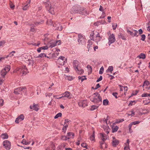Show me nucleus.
<instances>
[{
    "label": "nucleus",
    "mask_w": 150,
    "mask_h": 150,
    "mask_svg": "<svg viewBox=\"0 0 150 150\" xmlns=\"http://www.w3.org/2000/svg\"><path fill=\"white\" fill-rule=\"evenodd\" d=\"M90 98L91 101L98 103V105L101 103L102 99L99 94L97 93H93L90 96Z\"/></svg>",
    "instance_id": "obj_1"
},
{
    "label": "nucleus",
    "mask_w": 150,
    "mask_h": 150,
    "mask_svg": "<svg viewBox=\"0 0 150 150\" xmlns=\"http://www.w3.org/2000/svg\"><path fill=\"white\" fill-rule=\"evenodd\" d=\"M14 72H17L18 74L22 75H25L29 72L25 66H23L19 68H17L14 71Z\"/></svg>",
    "instance_id": "obj_2"
},
{
    "label": "nucleus",
    "mask_w": 150,
    "mask_h": 150,
    "mask_svg": "<svg viewBox=\"0 0 150 150\" xmlns=\"http://www.w3.org/2000/svg\"><path fill=\"white\" fill-rule=\"evenodd\" d=\"M90 37L93 39L94 40H95L96 42L100 41L102 39V38L100 36L99 34L96 31L93 32L92 34L91 33L90 35Z\"/></svg>",
    "instance_id": "obj_3"
},
{
    "label": "nucleus",
    "mask_w": 150,
    "mask_h": 150,
    "mask_svg": "<svg viewBox=\"0 0 150 150\" xmlns=\"http://www.w3.org/2000/svg\"><path fill=\"white\" fill-rule=\"evenodd\" d=\"M45 5L47 9L50 13L52 14H54V8L52 6L49 0H47V1L45 2Z\"/></svg>",
    "instance_id": "obj_4"
},
{
    "label": "nucleus",
    "mask_w": 150,
    "mask_h": 150,
    "mask_svg": "<svg viewBox=\"0 0 150 150\" xmlns=\"http://www.w3.org/2000/svg\"><path fill=\"white\" fill-rule=\"evenodd\" d=\"M11 69V67L9 65L6 66L1 72V75L3 78H4L5 75Z\"/></svg>",
    "instance_id": "obj_5"
},
{
    "label": "nucleus",
    "mask_w": 150,
    "mask_h": 150,
    "mask_svg": "<svg viewBox=\"0 0 150 150\" xmlns=\"http://www.w3.org/2000/svg\"><path fill=\"white\" fill-rule=\"evenodd\" d=\"M107 119H104L102 121V122H103L104 124H105L106 125H103V127L104 131L107 134H108L109 133L110 129L107 125Z\"/></svg>",
    "instance_id": "obj_6"
},
{
    "label": "nucleus",
    "mask_w": 150,
    "mask_h": 150,
    "mask_svg": "<svg viewBox=\"0 0 150 150\" xmlns=\"http://www.w3.org/2000/svg\"><path fill=\"white\" fill-rule=\"evenodd\" d=\"M66 59L65 57L60 56L57 60V65L59 64L61 65H64L66 61Z\"/></svg>",
    "instance_id": "obj_7"
},
{
    "label": "nucleus",
    "mask_w": 150,
    "mask_h": 150,
    "mask_svg": "<svg viewBox=\"0 0 150 150\" xmlns=\"http://www.w3.org/2000/svg\"><path fill=\"white\" fill-rule=\"evenodd\" d=\"M78 42L80 44L84 45L85 43V39L83 36L79 34L78 35Z\"/></svg>",
    "instance_id": "obj_8"
},
{
    "label": "nucleus",
    "mask_w": 150,
    "mask_h": 150,
    "mask_svg": "<svg viewBox=\"0 0 150 150\" xmlns=\"http://www.w3.org/2000/svg\"><path fill=\"white\" fill-rule=\"evenodd\" d=\"M73 12L74 13H79L83 15H87L88 14V12L86 11H84V9L83 8H81L80 10H74Z\"/></svg>",
    "instance_id": "obj_9"
},
{
    "label": "nucleus",
    "mask_w": 150,
    "mask_h": 150,
    "mask_svg": "<svg viewBox=\"0 0 150 150\" xmlns=\"http://www.w3.org/2000/svg\"><path fill=\"white\" fill-rule=\"evenodd\" d=\"M3 145L7 150H9L11 148V142L7 140L4 141L3 142Z\"/></svg>",
    "instance_id": "obj_10"
},
{
    "label": "nucleus",
    "mask_w": 150,
    "mask_h": 150,
    "mask_svg": "<svg viewBox=\"0 0 150 150\" xmlns=\"http://www.w3.org/2000/svg\"><path fill=\"white\" fill-rule=\"evenodd\" d=\"M143 90L147 91L150 88V84L148 81H145L144 82L143 85Z\"/></svg>",
    "instance_id": "obj_11"
},
{
    "label": "nucleus",
    "mask_w": 150,
    "mask_h": 150,
    "mask_svg": "<svg viewBox=\"0 0 150 150\" xmlns=\"http://www.w3.org/2000/svg\"><path fill=\"white\" fill-rule=\"evenodd\" d=\"M108 40H109V45H110V44H112L114 42L115 40V35L112 34L111 35H110L108 38Z\"/></svg>",
    "instance_id": "obj_12"
},
{
    "label": "nucleus",
    "mask_w": 150,
    "mask_h": 150,
    "mask_svg": "<svg viewBox=\"0 0 150 150\" xmlns=\"http://www.w3.org/2000/svg\"><path fill=\"white\" fill-rule=\"evenodd\" d=\"M25 87L22 88L21 87L17 88L15 89L14 93L16 94H21L22 91L23 90H25Z\"/></svg>",
    "instance_id": "obj_13"
},
{
    "label": "nucleus",
    "mask_w": 150,
    "mask_h": 150,
    "mask_svg": "<svg viewBox=\"0 0 150 150\" xmlns=\"http://www.w3.org/2000/svg\"><path fill=\"white\" fill-rule=\"evenodd\" d=\"M112 145L113 146L115 147L118 144L119 142L118 140L116 139L114 137H112Z\"/></svg>",
    "instance_id": "obj_14"
},
{
    "label": "nucleus",
    "mask_w": 150,
    "mask_h": 150,
    "mask_svg": "<svg viewBox=\"0 0 150 150\" xmlns=\"http://www.w3.org/2000/svg\"><path fill=\"white\" fill-rule=\"evenodd\" d=\"M24 118V116L23 114H21L16 119L15 122L17 123H18L20 122L23 120Z\"/></svg>",
    "instance_id": "obj_15"
},
{
    "label": "nucleus",
    "mask_w": 150,
    "mask_h": 150,
    "mask_svg": "<svg viewBox=\"0 0 150 150\" xmlns=\"http://www.w3.org/2000/svg\"><path fill=\"white\" fill-rule=\"evenodd\" d=\"M100 136L101 139L103 142L105 141L108 137V135L103 133H100Z\"/></svg>",
    "instance_id": "obj_16"
},
{
    "label": "nucleus",
    "mask_w": 150,
    "mask_h": 150,
    "mask_svg": "<svg viewBox=\"0 0 150 150\" xmlns=\"http://www.w3.org/2000/svg\"><path fill=\"white\" fill-rule=\"evenodd\" d=\"M30 0H29L28 1L27 3L25 4L23 6L22 9L24 10H26L29 7V4L30 2Z\"/></svg>",
    "instance_id": "obj_17"
},
{
    "label": "nucleus",
    "mask_w": 150,
    "mask_h": 150,
    "mask_svg": "<svg viewBox=\"0 0 150 150\" xmlns=\"http://www.w3.org/2000/svg\"><path fill=\"white\" fill-rule=\"evenodd\" d=\"M30 108L33 109L36 111H37L39 109L38 106L37 105L33 104V105H31L30 106Z\"/></svg>",
    "instance_id": "obj_18"
},
{
    "label": "nucleus",
    "mask_w": 150,
    "mask_h": 150,
    "mask_svg": "<svg viewBox=\"0 0 150 150\" xmlns=\"http://www.w3.org/2000/svg\"><path fill=\"white\" fill-rule=\"evenodd\" d=\"M129 139H127V142L125 144V146L124 147V150H130V149L129 148Z\"/></svg>",
    "instance_id": "obj_19"
},
{
    "label": "nucleus",
    "mask_w": 150,
    "mask_h": 150,
    "mask_svg": "<svg viewBox=\"0 0 150 150\" xmlns=\"http://www.w3.org/2000/svg\"><path fill=\"white\" fill-rule=\"evenodd\" d=\"M62 98L64 97H67L68 98H70V93L68 91L65 92L64 93L62 94Z\"/></svg>",
    "instance_id": "obj_20"
},
{
    "label": "nucleus",
    "mask_w": 150,
    "mask_h": 150,
    "mask_svg": "<svg viewBox=\"0 0 150 150\" xmlns=\"http://www.w3.org/2000/svg\"><path fill=\"white\" fill-rule=\"evenodd\" d=\"M79 63V62L76 60H75L73 62V66L75 70H76V69L79 67H78Z\"/></svg>",
    "instance_id": "obj_21"
},
{
    "label": "nucleus",
    "mask_w": 150,
    "mask_h": 150,
    "mask_svg": "<svg viewBox=\"0 0 150 150\" xmlns=\"http://www.w3.org/2000/svg\"><path fill=\"white\" fill-rule=\"evenodd\" d=\"M75 70L78 73L81 74H82L84 72L83 70L79 67L76 69V70Z\"/></svg>",
    "instance_id": "obj_22"
},
{
    "label": "nucleus",
    "mask_w": 150,
    "mask_h": 150,
    "mask_svg": "<svg viewBox=\"0 0 150 150\" xmlns=\"http://www.w3.org/2000/svg\"><path fill=\"white\" fill-rule=\"evenodd\" d=\"M119 128L117 126H115L112 127V132H115L117 131Z\"/></svg>",
    "instance_id": "obj_23"
},
{
    "label": "nucleus",
    "mask_w": 150,
    "mask_h": 150,
    "mask_svg": "<svg viewBox=\"0 0 150 150\" xmlns=\"http://www.w3.org/2000/svg\"><path fill=\"white\" fill-rule=\"evenodd\" d=\"M74 134L72 132H69L67 133V136L68 139H69L70 138H73Z\"/></svg>",
    "instance_id": "obj_24"
},
{
    "label": "nucleus",
    "mask_w": 150,
    "mask_h": 150,
    "mask_svg": "<svg viewBox=\"0 0 150 150\" xmlns=\"http://www.w3.org/2000/svg\"><path fill=\"white\" fill-rule=\"evenodd\" d=\"M1 137L3 139H7L8 137V134L6 133L3 134L1 135Z\"/></svg>",
    "instance_id": "obj_25"
},
{
    "label": "nucleus",
    "mask_w": 150,
    "mask_h": 150,
    "mask_svg": "<svg viewBox=\"0 0 150 150\" xmlns=\"http://www.w3.org/2000/svg\"><path fill=\"white\" fill-rule=\"evenodd\" d=\"M113 68L112 66H109L108 69L106 70V72L108 73V72H110L112 73V71L113 70Z\"/></svg>",
    "instance_id": "obj_26"
},
{
    "label": "nucleus",
    "mask_w": 150,
    "mask_h": 150,
    "mask_svg": "<svg viewBox=\"0 0 150 150\" xmlns=\"http://www.w3.org/2000/svg\"><path fill=\"white\" fill-rule=\"evenodd\" d=\"M100 147L102 149H103L104 148H106L107 147V145L105 143L103 142L100 144Z\"/></svg>",
    "instance_id": "obj_27"
},
{
    "label": "nucleus",
    "mask_w": 150,
    "mask_h": 150,
    "mask_svg": "<svg viewBox=\"0 0 150 150\" xmlns=\"http://www.w3.org/2000/svg\"><path fill=\"white\" fill-rule=\"evenodd\" d=\"M28 61L29 62V64L30 65H33L34 63L33 59L32 58H31L30 59L29 58L28 60Z\"/></svg>",
    "instance_id": "obj_28"
},
{
    "label": "nucleus",
    "mask_w": 150,
    "mask_h": 150,
    "mask_svg": "<svg viewBox=\"0 0 150 150\" xmlns=\"http://www.w3.org/2000/svg\"><path fill=\"white\" fill-rule=\"evenodd\" d=\"M86 102V101H83L82 102H79V104L80 106L81 105L82 107H84L87 105L86 103H85Z\"/></svg>",
    "instance_id": "obj_29"
},
{
    "label": "nucleus",
    "mask_w": 150,
    "mask_h": 150,
    "mask_svg": "<svg viewBox=\"0 0 150 150\" xmlns=\"http://www.w3.org/2000/svg\"><path fill=\"white\" fill-rule=\"evenodd\" d=\"M60 51V50L59 49H57L56 50V51L54 53V55L55 57H57L58 56L59 54V52Z\"/></svg>",
    "instance_id": "obj_30"
},
{
    "label": "nucleus",
    "mask_w": 150,
    "mask_h": 150,
    "mask_svg": "<svg viewBox=\"0 0 150 150\" xmlns=\"http://www.w3.org/2000/svg\"><path fill=\"white\" fill-rule=\"evenodd\" d=\"M46 57V56L45 54L44 53H41V54H39L36 57V58L42 57Z\"/></svg>",
    "instance_id": "obj_31"
},
{
    "label": "nucleus",
    "mask_w": 150,
    "mask_h": 150,
    "mask_svg": "<svg viewBox=\"0 0 150 150\" xmlns=\"http://www.w3.org/2000/svg\"><path fill=\"white\" fill-rule=\"evenodd\" d=\"M61 95H54L53 97L57 99L62 98L63 99H64L62 98V96H61Z\"/></svg>",
    "instance_id": "obj_32"
},
{
    "label": "nucleus",
    "mask_w": 150,
    "mask_h": 150,
    "mask_svg": "<svg viewBox=\"0 0 150 150\" xmlns=\"http://www.w3.org/2000/svg\"><path fill=\"white\" fill-rule=\"evenodd\" d=\"M140 59H144L146 57V56L145 54L141 53L138 57Z\"/></svg>",
    "instance_id": "obj_33"
},
{
    "label": "nucleus",
    "mask_w": 150,
    "mask_h": 150,
    "mask_svg": "<svg viewBox=\"0 0 150 150\" xmlns=\"http://www.w3.org/2000/svg\"><path fill=\"white\" fill-rule=\"evenodd\" d=\"M128 115H129L133 116L134 115V110H132L131 111H129Z\"/></svg>",
    "instance_id": "obj_34"
},
{
    "label": "nucleus",
    "mask_w": 150,
    "mask_h": 150,
    "mask_svg": "<svg viewBox=\"0 0 150 150\" xmlns=\"http://www.w3.org/2000/svg\"><path fill=\"white\" fill-rule=\"evenodd\" d=\"M98 106H96L95 105H92L90 108L91 110H94L95 109H97L98 107Z\"/></svg>",
    "instance_id": "obj_35"
},
{
    "label": "nucleus",
    "mask_w": 150,
    "mask_h": 150,
    "mask_svg": "<svg viewBox=\"0 0 150 150\" xmlns=\"http://www.w3.org/2000/svg\"><path fill=\"white\" fill-rule=\"evenodd\" d=\"M78 78L79 80H81L82 82L86 79V78L84 76H79Z\"/></svg>",
    "instance_id": "obj_36"
},
{
    "label": "nucleus",
    "mask_w": 150,
    "mask_h": 150,
    "mask_svg": "<svg viewBox=\"0 0 150 150\" xmlns=\"http://www.w3.org/2000/svg\"><path fill=\"white\" fill-rule=\"evenodd\" d=\"M109 101L107 99L104 100L103 102V104L104 105H106L108 104Z\"/></svg>",
    "instance_id": "obj_37"
},
{
    "label": "nucleus",
    "mask_w": 150,
    "mask_h": 150,
    "mask_svg": "<svg viewBox=\"0 0 150 150\" xmlns=\"http://www.w3.org/2000/svg\"><path fill=\"white\" fill-rule=\"evenodd\" d=\"M65 78L66 79L70 81L71 80L73 79L72 77L70 76H65Z\"/></svg>",
    "instance_id": "obj_38"
},
{
    "label": "nucleus",
    "mask_w": 150,
    "mask_h": 150,
    "mask_svg": "<svg viewBox=\"0 0 150 150\" xmlns=\"http://www.w3.org/2000/svg\"><path fill=\"white\" fill-rule=\"evenodd\" d=\"M6 42L5 40H2L0 41V47H4Z\"/></svg>",
    "instance_id": "obj_39"
},
{
    "label": "nucleus",
    "mask_w": 150,
    "mask_h": 150,
    "mask_svg": "<svg viewBox=\"0 0 150 150\" xmlns=\"http://www.w3.org/2000/svg\"><path fill=\"white\" fill-rule=\"evenodd\" d=\"M21 143L23 144L27 145L28 144V142H27L26 140L23 139Z\"/></svg>",
    "instance_id": "obj_40"
},
{
    "label": "nucleus",
    "mask_w": 150,
    "mask_h": 150,
    "mask_svg": "<svg viewBox=\"0 0 150 150\" xmlns=\"http://www.w3.org/2000/svg\"><path fill=\"white\" fill-rule=\"evenodd\" d=\"M62 114L61 113L59 112L54 117V118L55 119H56L58 118L59 117H60L62 116Z\"/></svg>",
    "instance_id": "obj_41"
},
{
    "label": "nucleus",
    "mask_w": 150,
    "mask_h": 150,
    "mask_svg": "<svg viewBox=\"0 0 150 150\" xmlns=\"http://www.w3.org/2000/svg\"><path fill=\"white\" fill-rule=\"evenodd\" d=\"M118 37L119 38H122L123 40L125 39V37L121 33L119 34Z\"/></svg>",
    "instance_id": "obj_42"
},
{
    "label": "nucleus",
    "mask_w": 150,
    "mask_h": 150,
    "mask_svg": "<svg viewBox=\"0 0 150 150\" xmlns=\"http://www.w3.org/2000/svg\"><path fill=\"white\" fill-rule=\"evenodd\" d=\"M56 42H52L51 43V45L49 46V47L51 48L56 46Z\"/></svg>",
    "instance_id": "obj_43"
},
{
    "label": "nucleus",
    "mask_w": 150,
    "mask_h": 150,
    "mask_svg": "<svg viewBox=\"0 0 150 150\" xmlns=\"http://www.w3.org/2000/svg\"><path fill=\"white\" fill-rule=\"evenodd\" d=\"M104 70V68L103 67H102L100 69L99 71V74H102L103 73Z\"/></svg>",
    "instance_id": "obj_44"
},
{
    "label": "nucleus",
    "mask_w": 150,
    "mask_h": 150,
    "mask_svg": "<svg viewBox=\"0 0 150 150\" xmlns=\"http://www.w3.org/2000/svg\"><path fill=\"white\" fill-rule=\"evenodd\" d=\"M15 52V51H12L6 57L7 58L8 57H12L13 56Z\"/></svg>",
    "instance_id": "obj_45"
},
{
    "label": "nucleus",
    "mask_w": 150,
    "mask_h": 150,
    "mask_svg": "<svg viewBox=\"0 0 150 150\" xmlns=\"http://www.w3.org/2000/svg\"><path fill=\"white\" fill-rule=\"evenodd\" d=\"M124 121V120L123 119H118L116 121V122L117 123H120Z\"/></svg>",
    "instance_id": "obj_46"
},
{
    "label": "nucleus",
    "mask_w": 150,
    "mask_h": 150,
    "mask_svg": "<svg viewBox=\"0 0 150 150\" xmlns=\"http://www.w3.org/2000/svg\"><path fill=\"white\" fill-rule=\"evenodd\" d=\"M117 23H114L112 25V27L113 30H115L117 27Z\"/></svg>",
    "instance_id": "obj_47"
},
{
    "label": "nucleus",
    "mask_w": 150,
    "mask_h": 150,
    "mask_svg": "<svg viewBox=\"0 0 150 150\" xmlns=\"http://www.w3.org/2000/svg\"><path fill=\"white\" fill-rule=\"evenodd\" d=\"M95 139V136L94 134L90 137V139L91 141H93Z\"/></svg>",
    "instance_id": "obj_48"
},
{
    "label": "nucleus",
    "mask_w": 150,
    "mask_h": 150,
    "mask_svg": "<svg viewBox=\"0 0 150 150\" xmlns=\"http://www.w3.org/2000/svg\"><path fill=\"white\" fill-rule=\"evenodd\" d=\"M61 139L64 140H66L68 139L67 136H62L61 137Z\"/></svg>",
    "instance_id": "obj_49"
},
{
    "label": "nucleus",
    "mask_w": 150,
    "mask_h": 150,
    "mask_svg": "<svg viewBox=\"0 0 150 150\" xmlns=\"http://www.w3.org/2000/svg\"><path fill=\"white\" fill-rule=\"evenodd\" d=\"M123 89L125 91V95L126 93H127V91H128V88L127 86H126L124 87Z\"/></svg>",
    "instance_id": "obj_50"
},
{
    "label": "nucleus",
    "mask_w": 150,
    "mask_h": 150,
    "mask_svg": "<svg viewBox=\"0 0 150 150\" xmlns=\"http://www.w3.org/2000/svg\"><path fill=\"white\" fill-rule=\"evenodd\" d=\"M140 122L139 121H136L132 122V124L134 125H135L137 124H138L140 123Z\"/></svg>",
    "instance_id": "obj_51"
},
{
    "label": "nucleus",
    "mask_w": 150,
    "mask_h": 150,
    "mask_svg": "<svg viewBox=\"0 0 150 150\" xmlns=\"http://www.w3.org/2000/svg\"><path fill=\"white\" fill-rule=\"evenodd\" d=\"M135 102L134 101H131L129 104V105H134L135 104Z\"/></svg>",
    "instance_id": "obj_52"
},
{
    "label": "nucleus",
    "mask_w": 150,
    "mask_h": 150,
    "mask_svg": "<svg viewBox=\"0 0 150 150\" xmlns=\"http://www.w3.org/2000/svg\"><path fill=\"white\" fill-rule=\"evenodd\" d=\"M119 86L120 88V91H123V86L121 85H119Z\"/></svg>",
    "instance_id": "obj_53"
},
{
    "label": "nucleus",
    "mask_w": 150,
    "mask_h": 150,
    "mask_svg": "<svg viewBox=\"0 0 150 150\" xmlns=\"http://www.w3.org/2000/svg\"><path fill=\"white\" fill-rule=\"evenodd\" d=\"M4 81V80L3 79L0 77V85H1L2 84Z\"/></svg>",
    "instance_id": "obj_54"
},
{
    "label": "nucleus",
    "mask_w": 150,
    "mask_h": 150,
    "mask_svg": "<svg viewBox=\"0 0 150 150\" xmlns=\"http://www.w3.org/2000/svg\"><path fill=\"white\" fill-rule=\"evenodd\" d=\"M127 32L129 34H130L131 35L133 36V33L132 32L129 30L128 29H127Z\"/></svg>",
    "instance_id": "obj_55"
},
{
    "label": "nucleus",
    "mask_w": 150,
    "mask_h": 150,
    "mask_svg": "<svg viewBox=\"0 0 150 150\" xmlns=\"http://www.w3.org/2000/svg\"><path fill=\"white\" fill-rule=\"evenodd\" d=\"M81 146L83 147L86 148V149H87V148H86L87 145V144L86 143H83L81 144Z\"/></svg>",
    "instance_id": "obj_56"
},
{
    "label": "nucleus",
    "mask_w": 150,
    "mask_h": 150,
    "mask_svg": "<svg viewBox=\"0 0 150 150\" xmlns=\"http://www.w3.org/2000/svg\"><path fill=\"white\" fill-rule=\"evenodd\" d=\"M141 40L144 41L145 40V36L143 34L141 35Z\"/></svg>",
    "instance_id": "obj_57"
},
{
    "label": "nucleus",
    "mask_w": 150,
    "mask_h": 150,
    "mask_svg": "<svg viewBox=\"0 0 150 150\" xmlns=\"http://www.w3.org/2000/svg\"><path fill=\"white\" fill-rule=\"evenodd\" d=\"M148 24H149V26H148L147 27V29L148 31H149V32H150V21L149 22V23H148Z\"/></svg>",
    "instance_id": "obj_58"
},
{
    "label": "nucleus",
    "mask_w": 150,
    "mask_h": 150,
    "mask_svg": "<svg viewBox=\"0 0 150 150\" xmlns=\"http://www.w3.org/2000/svg\"><path fill=\"white\" fill-rule=\"evenodd\" d=\"M40 44V42H38L37 43H34L33 44V45H34L38 46Z\"/></svg>",
    "instance_id": "obj_59"
},
{
    "label": "nucleus",
    "mask_w": 150,
    "mask_h": 150,
    "mask_svg": "<svg viewBox=\"0 0 150 150\" xmlns=\"http://www.w3.org/2000/svg\"><path fill=\"white\" fill-rule=\"evenodd\" d=\"M112 94L113 95V96H114L116 98H117V93H116V92L113 93Z\"/></svg>",
    "instance_id": "obj_60"
},
{
    "label": "nucleus",
    "mask_w": 150,
    "mask_h": 150,
    "mask_svg": "<svg viewBox=\"0 0 150 150\" xmlns=\"http://www.w3.org/2000/svg\"><path fill=\"white\" fill-rule=\"evenodd\" d=\"M48 47L47 46H44L41 47L42 50H47V49Z\"/></svg>",
    "instance_id": "obj_61"
},
{
    "label": "nucleus",
    "mask_w": 150,
    "mask_h": 150,
    "mask_svg": "<svg viewBox=\"0 0 150 150\" xmlns=\"http://www.w3.org/2000/svg\"><path fill=\"white\" fill-rule=\"evenodd\" d=\"M56 45H60L61 44V41L60 40H59L57 41L56 42Z\"/></svg>",
    "instance_id": "obj_62"
},
{
    "label": "nucleus",
    "mask_w": 150,
    "mask_h": 150,
    "mask_svg": "<svg viewBox=\"0 0 150 150\" xmlns=\"http://www.w3.org/2000/svg\"><path fill=\"white\" fill-rule=\"evenodd\" d=\"M102 79V76H100V78L97 80V82H98L101 81Z\"/></svg>",
    "instance_id": "obj_63"
},
{
    "label": "nucleus",
    "mask_w": 150,
    "mask_h": 150,
    "mask_svg": "<svg viewBox=\"0 0 150 150\" xmlns=\"http://www.w3.org/2000/svg\"><path fill=\"white\" fill-rule=\"evenodd\" d=\"M100 87V85L99 83H98L96 84L95 86V89H96Z\"/></svg>",
    "instance_id": "obj_64"
}]
</instances>
